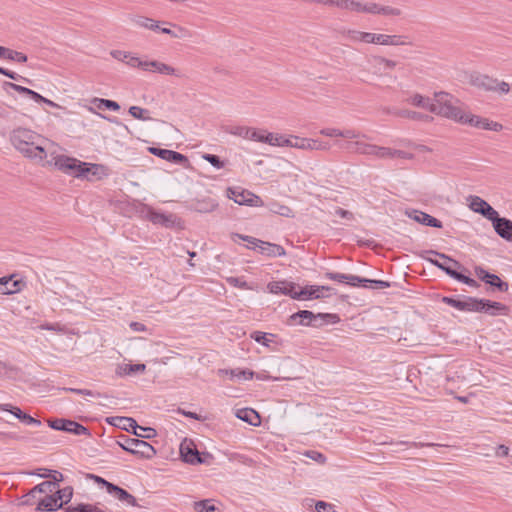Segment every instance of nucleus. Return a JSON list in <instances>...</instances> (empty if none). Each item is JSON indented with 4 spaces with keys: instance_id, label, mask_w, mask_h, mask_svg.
<instances>
[{
    "instance_id": "obj_1",
    "label": "nucleus",
    "mask_w": 512,
    "mask_h": 512,
    "mask_svg": "<svg viewBox=\"0 0 512 512\" xmlns=\"http://www.w3.org/2000/svg\"><path fill=\"white\" fill-rule=\"evenodd\" d=\"M10 141L13 147L24 157L43 163L48 154L53 156L56 144L40 134L27 129L16 128L11 132Z\"/></svg>"
},
{
    "instance_id": "obj_2",
    "label": "nucleus",
    "mask_w": 512,
    "mask_h": 512,
    "mask_svg": "<svg viewBox=\"0 0 512 512\" xmlns=\"http://www.w3.org/2000/svg\"><path fill=\"white\" fill-rule=\"evenodd\" d=\"M430 112L460 124L463 123L467 113L462 110L460 107V101L457 98L444 91L434 93Z\"/></svg>"
},
{
    "instance_id": "obj_3",
    "label": "nucleus",
    "mask_w": 512,
    "mask_h": 512,
    "mask_svg": "<svg viewBox=\"0 0 512 512\" xmlns=\"http://www.w3.org/2000/svg\"><path fill=\"white\" fill-rule=\"evenodd\" d=\"M444 302L460 311L485 312L490 315L505 314L507 307L500 302H492L485 299L468 297L464 300H457L445 297Z\"/></svg>"
},
{
    "instance_id": "obj_4",
    "label": "nucleus",
    "mask_w": 512,
    "mask_h": 512,
    "mask_svg": "<svg viewBox=\"0 0 512 512\" xmlns=\"http://www.w3.org/2000/svg\"><path fill=\"white\" fill-rule=\"evenodd\" d=\"M51 160V163L53 162L54 166L62 171L65 174H68L73 177H82L85 176L89 171L90 167L98 168L99 166L96 164H88L85 162H82L74 157H69L66 155H57L54 151V154Z\"/></svg>"
},
{
    "instance_id": "obj_5",
    "label": "nucleus",
    "mask_w": 512,
    "mask_h": 512,
    "mask_svg": "<svg viewBox=\"0 0 512 512\" xmlns=\"http://www.w3.org/2000/svg\"><path fill=\"white\" fill-rule=\"evenodd\" d=\"M111 424L121 427L122 429L132 432L137 437L150 439L156 436V430L151 427H141L130 417H116Z\"/></svg>"
},
{
    "instance_id": "obj_6",
    "label": "nucleus",
    "mask_w": 512,
    "mask_h": 512,
    "mask_svg": "<svg viewBox=\"0 0 512 512\" xmlns=\"http://www.w3.org/2000/svg\"><path fill=\"white\" fill-rule=\"evenodd\" d=\"M120 446L131 454L140 455L147 459L156 454V450L151 444L138 438H126L123 443H120Z\"/></svg>"
},
{
    "instance_id": "obj_7",
    "label": "nucleus",
    "mask_w": 512,
    "mask_h": 512,
    "mask_svg": "<svg viewBox=\"0 0 512 512\" xmlns=\"http://www.w3.org/2000/svg\"><path fill=\"white\" fill-rule=\"evenodd\" d=\"M228 197L239 205H248L256 207L263 205V201L259 196L247 190L229 188Z\"/></svg>"
},
{
    "instance_id": "obj_8",
    "label": "nucleus",
    "mask_w": 512,
    "mask_h": 512,
    "mask_svg": "<svg viewBox=\"0 0 512 512\" xmlns=\"http://www.w3.org/2000/svg\"><path fill=\"white\" fill-rule=\"evenodd\" d=\"M267 290L272 294H282L290 296L293 299H299L297 285L287 280L269 282L267 284Z\"/></svg>"
},
{
    "instance_id": "obj_9",
    "label": "nucleus",
    "mask_w": 512,
    "mask_h": 512,
    "mask_svg": "<svg viewBox=\"0 0 512 512\" xmlns=\"http://www.w3.org/2000/svg\"><path fill=\"white\" fill-rule=\"evenodd\" d=\"M468 201L469 208L473 212L481 214L489 221L498 213L488 202L479 196H470Z\"/></svg>"
},
{
    "instance_id": "obj_10",
    "label": "nucleus",
    "mask_w": 512,
    "mask_h": 512,
    "mask_svg": "<svg viewBox=\"0 0 512 512\" xmlns=\"http://www.w3.org/2000/svg\"><path fill=\"white\" fill-rule=\"evenodd\" d=\"M462 124H467L472 127H476L479 129L490 130V131H500L502 129V125L498 122L490 121L487 118H482L476 116L471 113H466L465 118Z\"/></svg>"
},
{
    "instance_id": "obj_11",
    "label": "nucleus",
    "mask_w": 512,
    "mask_h": 512,
    "mask_svg": "<svg viewBox=\"0 0 512 512\" xmlns=\"http://www.w3.org/2000/svg\"><path fill=\"white\" fill-rule=\"evenodd\" d=\"M371 69L375 75L382 76L392 71L397 66V62L383 56L374 55L368 59Z\"/></svg>"
},
{
    "instance_id": "obj_12",
    "label": "nucleus",
    "mask_w": 512,
    "mask_h": 512,
    "mask_svg": "<svg viewBox=\"0 0 512 512\" xmlns=\"http://www.w3.org/2000/svg\"><path fill=\"white\" fill-rule=\"evenodd\" d=\"M331 294H335V292L334 289L330 286L311 285L299 290V299H319L322 297L330 296Z\"/></svg>"
},
{
    "instance_id": "obj_13",
    "label": "nucleus",
    "mask_w": 512,
    "mask_h": 512,
    "mask_svg": "<svg viewBox=\"0 0 512 512\" xmlns=\"http://www.w3.org/2000/svg\"><path fill=\"white\" fill-rule=\"evenodd\" d=\"M147 219L154 224H159L167 228L174 227L180 223V219L172 213H161L153 209H148L146 213Z\"/></svg>"
},
{
    "instance_id": "obj_14",
    "label": "nucleus",
    "mask_w": 512,
    "mask_h": 512,
    "mask_svg": "<svg viewBox=\"0 0 512 512\" xmlns=\"http://www.w3.org/2000/svg\"><path fill=\"white\" fill-rule=\"evenodd\" d=\"M492 226L499 237L506 240L507 242H512V221L500 217L499 213L495 215L491 220Z\"/></svg>"
},
{
    "instance_id": "obj_15",
    "label": "nucleus",
    "mask_w": 512,
    "mask_h": 512,
    "mask_svg": "<svg viewBox=\"0 0 512 512\" xmlns=\"http://www.w3.org/2000/svg\"><path fill=\"white\" fill-rule=\"evenodd\" d=\"M325 277L327 279L339 282V283H345L352 287H367L366 283L368 282L367 278H362L356 275L351 274H343L338 272H327L325 273Z\"/></svg>"
},
{
    "instance_id": "obj_16",
    "label": "nucleus",
    "mask_w": 512,
    "mask_h": 512,
    "mask_svg": "<svg viewBox=\"0 0 512 512\" xmlns=\"http://www.w3.org/2000/svg\"><path fill=\"white\" fill-rule=\"evenodd\" d=\"M475 274L481 281L496 287L501 292H506L509 288L507 282L502 281L498 275L489 273L482 267H476Z\"/></svg>"
},
{
    "instance_id": "obj_17",
    "label": "nucleus",
    "mask_w": 512,
    "mask_h": 512,
    "mask_svg": "<svg viewBox=\"0 0 512 512\" xmlns=\"http://www.w3.org/2000/svg\"><path fill=\"white\" fill-rule=\"evenodd\" d=\"M425 253L439 257L442 261L433 262V265L436 266L437 268L443 270L450 277H451L452 272H458L457 269L461 267V265L458 261L450 258L449 256H447L445 254H442V253H439V252H436L433 250L426 251Z\"/></svg>"
},
{
    "instance_id": "obj_18",
    "label": "nucleus",
    "mask_w": 512,
    "mask_h": 512,
    "mask_svg": "<svg viewBox=\"0 0 512 512\" xmlns=\"http://www.w3.org/2000/svg\"><path fill=\"white\" fill-rule=\"evenodd\" d=\"M150 153L155 156L160 157L163 160H166L171 163L186 165L188 163V159L185 155L168 149H161L156 147L149 148Z\"/></svg>"
},
{
    "instance_id": "obj_19",
    "label": "nucleus",
    "mask_w": 512,
    "mask_h": 512,
    "mask_svg": "<svg viewBox=\"0 0 512 512\" xmlns=\"http://www.w3.org/2000/svg\"><path fill=\"white\" fill-rule=\"evenodd\" d=\"M15 277V275H10L0 278V294L10 295L23 289L25 283Z\"/></svg>"
},
{
    "instance_id": "obj_20",
    "label": "nucleus",
    "mask_w": 512,
    "mask_h": 512,
    "mask_svg": "<svg viewBox=\"0 0 512 512\" xmlns=\"http://www.w3.org/2000/svg\"><path fill=\"white\" fill-rule=\"evenodd\" d=\"M144 71L154 72V73H158L161 75H173L176 77L181 76L180 72L177 69H175L174 67H172L166 63H163V62H160L157 60H152V61L146 60V62L144 64Z\"/></svg>"
},
{
    "instance_id": "obj_21",
    "label": "nucleus",
    "mask_w": 512,
    "mask_h": 512,
    "mask_svg": "<svg viewBox=\"0 0 512 512\" xmlns=\"http://www.w3.org/2000/svg\"><path fill=\"white\" fill-rule=\"evenodd\" d=\"M408 37L405 35H389L377 33V38L375 41V45L382 46H405L409 45Z\"/></svg>"
},
{
    "instance_id": "obj_22",
    "label": "nucleus",
    "mask_w": 512,
    "mask_h": 512,
    "mask_svg": "<svg viewBox=\"0 0 512 512\" xmlns=\"http://www.w3.org/2000/svg\"><path fill=\"white\" fill-rule=\"evenodd\" d=\"M407 216L414 221L423 224L425 226L442 228V222L435 217L418 210H411L406 212Z\"/></svg>"
},
{
    "instance_id": "obj_23",
    "label": "nucleus",
    "mask_w": 512,
    "mask_h": 512,
    "mask_svg": "<svg viewBox=\"0 0 512 512\" xmlns=\"http://www.w3.org/2000/svg\"><path fill=\"white\" fill-rule=\"evenodd\" d=\"M295 148L301 150H319V151H327L330 149V145L326 142L300 137L298 143L295 142Z\"/></svg>"
},
{
    "instance_id": "obj_24",
    "label": "nucleus",
    "mask_w": 512,
    "mask_h": 512,
    "mask_svg": "<svg viewBox=\"0 0 512 512\" xmlns=\"http://www.w3.org/2000/svg\"><path fill=\"white\" fill-rule=\"evenodd\" d=\"M369 14L383 15V16H387V17H399L402 15V10L397 7L382 5V4L370 1Z\"/></svg>"
},
{
    "instance_id": "obj_25",
    "label": "nucleus",
    "mask_w": 512,
    "mask_h": 512,
    "mask_svg": "<svg viewBox=\"0 0 512 512\" xmlns=\"http://www.w3.org/2000/svg\"><path fill=\"white\" fill-rule=\"evenodd\" d=\"M180 454L183 460L190 464L202 463V459L199 456V452L194 445L186 441L180 445Z\"/></svg>"
},
{
    "instance_id": "obj_26",
    "label": "nucleus",
    "mask_w": 512,
    "mask_h": 512,
    "mask_svg": "<svg viewBox=\"0 0 512 512\" xmlns=\"http://www.w3.org/2000/svg\"><path fill=\"white\" fill-rule=\"evenodd\" d=\"M341 10L346 12L369 14L370 1L363 2L359 0H341Z\"/></svg>"
},
{
    "instance_id": "obj_27",
    "label": "nucleus",
    "mask_w": 512,
    "mask_h": 512,
    "mask_svg": "<svg viewBox=\"0 0 512 512\" xmlns=\"http://www.w3.org/2000/svg\"><path fill=\"white\" fill-rule=\"evenodd\" d=\"M1 407H2V410L10 412L16 418H18L20 421L24 422L27 425H36V426H40L41 425V421L40 420H38V419H36V418H34V417L24 413L18 407H13L10 404H3Z\"/></svg>"
},
{
    "instance_id": "obj_28",
    "label": "nucleus",
    "mask_w": 512,
    "mask_h": 512,
    "mask_svg": "<svg viewBox=\"0 0 512 512\" xmlns=\"http://www.w3.org/2000/svg\"><path fill=\"white\" fill-rule=\"evenodd\" d=\"M110 495H113L119 501L126 502L130 506H138L136 498L124 490L123 488L117 485H109V490L107 491Z\"/></svg>"
},
{
    "instance_id": "obj_29",
    "label": "nucleus",
    "mask_w": 512,
    "mask_h": 512,
    "mask_svg": "<svg viewBox=\"0 0 512 512\" xmlns=\"http://www.w3.org/2000/svg\"><path fill=\"white\" fill-rule=\"evenodd\" d=\"M162 23L173 27V29H170V28L161 29V33L167 34V35L171 36L172 38L188 39V38H191V36H192V32L183 26L177 25L175 23H170V22H162Z\"/></svg>"
},
{
    "instance_id": "obj_30",
    "label": "nucleus",
    "mask_w": 512,
    "mask_h": 512,
    "mask_svg": "<svg viewBox=\"0 0 512 512\" xmlns=\"http://www.w3.org/2000/svg\"><path fill=\"white\" fill-rule=\"evenodd\" d=\"M258 249L261 254L266 255L268 257H281L286 254L285 249L278 244L261 241Z\"/></svg>"
},
{
    "instance_id": "obj_31",
    "label": "nucleus",
    "mask_w": 512,
    "mask_h": 512,
    "mask_svg": "<svg viewBox=\"0 0 512 512\" xmlns=\"http://www.w3.org/2000/svg\"><path fill=\"white\" fill-rule=\"evenodd\" d=\"M2 87H3V90L5 92H7V93H9L10 89H13V90H15L16 92H18L20 94L29 96L35 102H38V100H42L43 99V96L40 95L39 93H37V92L27 88V87H24V86H21V85L12 83V82H4Z\"/></svg>"
},
{
    "instance_id": "obj_32",
    "label": "nucleus",
    "mask_w": 512,
    "mask_h": 512,
    "mask_svg": "<svg viewBox=\"0 0 512 512\" xmlns=\"http://www.w3.org/2000/svg\"><path fill=\"white\" fill-rule=\"evenodd\" d=\"M236 417L253 426H258L261 423L259 414L252 408L238 409L236 412Z\"/></svg>"
},
{
    "instance_id": "obj_33",
    "label": "nucleus",
    "mask_w": 512,
    "mask_h": 512,
    "mask_svg": "<svg viewBox=\"0 0 512 512\" xmlns=\"http://www.w3.org/2000/svg\"><path fill=\"white\" fill-rule=\"evenodd\" d=\"M405 102L409 105H412V106L418 107V108H422V109L428 110L430 112L432 98L425 97L419 93H413L405 99Z\"/></svg>"
},
{
    "instance_id": "obj_34",
    "label": "nucleus",
    "mask_w": 512,
    "mask_h": 512,
    "mask_svg": "<svg viewBox=\"0 0 512 512\" xmlns=\"http://www.w3.org/2000/svg\"><path fill=\"white\" fill-rule=\"evenodd\" d=\"M63 503H58V499L55 495H48L39 501L36 510L37 511H56L62 508Z\"/></svg>"
},
{
    "instance_id": "obj_35",
    "label": "nucleus",
    "mask_w": 512,
    "mask_h": 512,
    "mask_svg": "<svg viewBox=\"0 0 512 512\" xmlns=\"http://www.w3.org/2000/svg\"><path fill=\"white\" fill-rule=\"evenodd\" d=\"M216 207L217 203L211 198L196 200L191 205V209L199 213H210L214 211Z\"/></svg>"
},
{
    "instance_id": "obj_36",
    "label": "nucleus",
    "mask_w": 512,
    "mask_h": 512,
    "mask_svg": "<svg viewBox=\"0 0 512 512\" xmlns=\"http://www.w3.org/2000/svg\"><path fill=\"white\" fill-rule=\"evenodd\" d=\"M316 316L309 310H301L290 316L291 324L310 325Z\"/></svg>"
},
{
    "instance_id": "obj_37",
    "label": "nucleus",
    "mask_w": 512,
    "mask_h": 512,
    "mask_svg": "<svg viewBox=\"0 0 512 512\" xmlns=\"http://www.w3.org/2000/svg\"><path fill=\"white\" fill-rule=\"evenodd\" d=\"M0 58L18 63H25L27 61V56L24 53L6 48L4 46H0Z\"/></svg>"
},
{
    "instance_id": "obj_38",
    "label": "nucleus",
    "mask_w": 512,
    "mask_h": 512,
    "mask_svg": "<svg viewBox=\"0 0 512 512\" xmlns=\"http://www.w3.org/2000/svg\"><path fill=\"white\" fill-rule=\"evenodd\" d=\"M64 432H67V433H70V434H73V435H85V436H91V433L89 431V429L85 426H83L82 424L76 422V421H73V420H69L67 421L66 423V426L64 427Z\"/></svg>"
},
{
    "instance_id": "obj_39",
    "label": "nucleus",
    "mask_w": 512,
    "mask_h": 512,
    "mask_svg": "<svg viewBox=\"0 0 512 512\" xmlns=\"http://www.w3.org/2000/svg\"><path fill=\"white\" fill-rule=\"evenodd\" d=\"M494 80L493 78L486 76V75H476L472 77V84L483 88L486 91H493L494 90Z\"/></svg>"
},
{
    "instance_id": "obj_40",
    "label": "nucleus",
    "mask_w": 512,
    "mask_h": 512,
    "mask_svg": "<svg viewBox=\"0 0 512 512\" xmlns=\"http://www.w3.org/2000/svg\"><path fill=\"white\" fill-rule=\"evenodd\" d=\"M58 487L55 482L44 481L29 491V495H35V493H53Z\"/></svg>"
},
{
    "instance_id": "obj_41",
    "label": "nucleus",
    "mask_w": 512,
    "mask_h": 512,
    "mask_svg": "<svg viewBox=\"0 0 512 512\" xmlns=\"http://www.w3.org/2000/svg\"><path fill=\"white\" fill-rule=\"evenodd\" d=\"M92 103H94L98 109L106 108L112 111H118L120 109V105L116 101L109 99L94 98Z\"/></svg>"
},
{
    "instance_id": "obj_42",
    "label": "nucleus",
    "mask_w": 512,
    "mask_h": 512,
    "mask_svg": "<svg viewBox=\"0 0 512 512\" xmlns=\"http://www.w3.org/2000/svg\"><path fill=\"white\" fill-rule=\"evenodd\" d=\"M65 512H105L99 507L92 504H78L76 506H69L65 508Z\"/></svg>"
},
{
    "instance_id": "obj_43",
    "label": "nucleus",
    "mask_w": 512,
    "mask_h": 512,
    "mask_svg": "<svg viewBox=\"0 0 512 512\" xmlns=\"http://www.w3.org/2000/svg\"><path fill=\"white\" fill-rule=\"evenodd\" d=\"M363 32L355 29L341 31L342 37L353 43H363Z\"/></svg>"
},
{
    "instance_id": "obj_44",
    "label": "nucleus",
    "mask_w": 512,
    "mask_h": 512,
    "mask_svg": "<svg viewBox=\"0 0 512 512\" xmlns=\"http://www.w3.org/2000/svg\"><path fill=\"white\" fill-rule=\"evenodd\" d=\"M395 114L399 117L410 119V120H415V121H421V120H425L428 118V116H426L420 112H416V111H412V110H408V109L398 110Z\"/></svg>"
},
{
    "instance_id": "obj_45",
    "label": "nucleus",
    "mask_w": 512,
    "mask_h": 512,
    "mask_svg": "<svg viewBox=\"0 0 512 512\" xmlns=\"http://www.w3.org/2000/svg\"><path fill=\"white\" fill-rule=\"evenodd\" d=\"M129 114L135 118V119H138V120H143V121H149L151 120L152 118L148 115L149 112L148 110L142 108V107H139V106H131L129 108Z\"/></svg>"
},
{
    "instance_id": "obj_46",
    "label": "nucleus",
    "mask_w": 512,
    "mask_h": 512,
    "mask_svg": "<svg viewBox=\"0 0 512 512\" xmlns=\"http://www.w3.org/2000/svg\"><path fill=\"white\" fill-rule=\"evenodd\" d=\"M194 508L197 512H217L218 507H216L211 500H202L195 502Z\"/></svg>"
},
{
    "instance_id": "obj_47",
    "label": "nucleus",
    "mask_w": 512,
    "mask_h": 512,
    "mask_svg": "<svg viewBox=\"0 0 512 512\" xmlns=\"http://www.w3.org/2000/svg\"><path fill=\"white\" fill-rule=\"evenodd\" d=\"M54 492L58 502L61 501L62 503H68L73 496V488L70 486L63 489L57 488Z\"/></svg>"
},
{
    "instance_id": "obj_48",
    "label": "nucleus",
    "mask_w": 512,
    "mask_h": 512,
    "mask_svg": "<svg viewBox=\"0 0 512 512\" xmlns=\"http://www.w3.org/2000/svg\"><path fill=\"white\" fill-rule=\"evenodd\" d=\"M231 238H232L233 241H236V239H241L243 241L248 242L249 245L247 247L249 249L258 248V246L260 245V242L262 241L260 239L254 238L252 236L241 235V234H238V233L232 234Z\"/></svg>"
},
{
    "instance_id": "obj_49",
    "label": "nucleus",
    "mask_w": 512,
    "mask_h": 512,
    "mask_svg": "<svg viewBox=\"0 0 512 512\" xmlns=\"http://www.w3.org/2000/svg\"><path fill=\"white\" fill-rule=\"evenodd\" d=\"M451 277L459 282H462V283L470 286V287H474V288L479 287V283L476 280H474L468 276H465L462 273L452 272Z\"/></svg>"
},
{
    "instance_id": "obj_50",
    "label": "nucleus",
    "mask_w": 512,
    "mask_h": 512,
    "mask_svg": "<svg viewBox=\"0 0 512 512\" xmlns=\"http://www.w3.org/2000/svg\"><path fill=\"white\" fill-rule=\"evenodd\" d=\"M228 133L239 136L244 139H248L250 127L246 126H232L226 130Z\"/></svg>"
},
{
    "instance_id": "obj_51",
    "label": "nucleus",
    "mask_w": 512,
    "mask_h": 512,
    "mask_svg": "<svg viewBox=\"0 0 512 512\" xmlns=\"http://www.w3.org/2000/svg\"><path fill=\"white\" fill-rule=\"evenodd\" d=\"M227 283L230 284L233 287H237L240 289L250 290L252 289L251 286L244 280L238 277H228L226 279Z\"/></svg>"
},
{
    "instance_id": "obj_52",
    "label": "nucleus",
    "mask_w": 512,
    "mask_h": 512,
    "mask_svg": "<svg viewBox=\"0 0 512 512\" xmlns=\"http://www.w3.org/2000/svg\"><path fill=\"white\" fill-rule=\"evenodd\" d=\"M369 143H365L362 141H355L351 143L348 148H351L354 152L366 155L368 152Z\"/></svg>"
},
{
    "instance_id": "obj_53",
    "label": "nucleus",
    "mask_w": 512,
    "mask_h": 512,
    "mask_svg": "<svg viewBox=\"0 0 512 512\" xmlns=\"http://www.w3.org/2000/svg\"><path fill=\"white\" fill-rule=\"evenodd\" d=\"M68 419L56 418L47 420L48 426L57 431H64Z\"/></svg>"
},
{
    "instance_id": "obj_54",
    "label": "nucleus",
    "mask_w": 512,
    "mask_h": 512,
    "mask_svg": "<svg viewBox=\"0 0 512 512\" xmlns=\"http://www.w3.org/2000/svg\"><path fill=\"white\" fill-rule=\"evenodd\" d=\"M154 19L145 17V16H137L134 18L133 22L136 26L144 29H150L152 26V22Z\"/></svg>"
},
{
    "instance_id": "obj_55",
    "label": "nucleus",
    "mask_w": 512,
    "mask_h": 512,
    "mask_svg": "<svg viewBox=\"0 0 512 512\" xmlns=\"http://www.w3.org/2000/svg\"><path fill=\"white\" fill-rule=\"evenodd\" d=\"M202 158L217 169L224 167V162L216 155L206 153L202 155Z\"/></svg>"
},
{
    "instance_id": "obj_56",
    "label": "nucleus",
    "mask_w": 512,
    "mask_h": 512,
    "mask_svg": "<svg viewBox=\"0 0 512 512\" xmlns=\"http://www.w3.org/2000/svg\"><path fill=\"white\" fill-rule=\"evenodd\" d=\"M145 62L146 60H141L139 57L131 53L126 61V64L132 68H140L144 71Z\"/></svg>"
},
{
    "instance_id": "obj_57",
    "label": "nucleus",
    "mask_w": 512,
    "mask_h": 512,
    "mask_svg": "<svg viewBox=\"0 0 512 512\" xmlns=\"http://www.w3.org/2000/svg\"><path fill=\"white\" fill-rule=\"evenodd\" d=\"M264 134H265V130H263V129L250 128L247 140H252V141H255V142H261L262 143L263 142V138H264Z\"/></svg>"
},
{
    "instance_id": "obj_58",
    "label": "nucleus",
    "mask_w": 512,
    "mask_h": 512,
    "mask_svg": "<svg viewBox=\"0 0 512 512\" xmlns=\"http://www.w3.org/2000/svg\"><path fill=\"white\" fill-rule=\"evenodd\" d=\"M315 510L316 512H337L332 504L321 500L315 503Z\"/></svg>"
},
{
    "instance_id": "obj_59",
    "label": "nucleus",
    "mask_w": 512,
    "mask_h": 512,
    "mask_svg": "<svg viewBox=\"0 0 512 512\" xmlns=\"http://www.w3.org/2000/svg\"><path fill=\"white\" fill-rule=\"evenodd\" d=\"M145 369V364H126L123 368V372L125 374H132L136 372H143Z\"/></svg>"
},
{
    "instance_id": "obj_60",
    "label": "nucleus",
    "mask_w": 512,
    "mask_h": 512,
    "mask_svg": "<svg viewBox=\"0 0 512 512\" xmlns=\"http://www.w3.org/2000/svg\"><path fill=\"white\" fill-rule=\"evenodd\" d=\"M500 94H507L510 91V85L505 81L494 80V90Z\"/></svg>"
},
{
    "instance_id": "obj_61",
    "label": "nucleus",
    "mask_w": 512,
    "mask_h": 512,
    "mask_svg": "<svg viewBox=\"0 0 512 512\" xmlns=\"http://www.w3.org/2000/svg\"><path fill=\"white\" fill-rule=\"evenodd\" d=\"M251 338L254 339L257 343H260L264 346H269V340L266 337V333L261 331H255L251 334Z\"/></svg>"
},
{
    "instance_id": "obj_62",
    "label": "nucleus",
    "mask_w": 512,
    "mask_h": 512,
    "mask_svg": "<svg viewBox=\"0 0 512 512\" xmlns=\"http://www.w3.org/2000/svg\"><path fill=\"white\" fill-rule=\"evenodd\" d=\"M367 287H370L372 289H385L390 287V283L383 280H370L368 279V282L366 283Z\"/></svg>"
},
{
    "instance_id": "obj_63",
    "label": "nucleus",
    "mask_w": 512,
    "mask_h": 512,
    "mask_svg": "<svg viewBox=\"0 0 512 512\" xmlns=\"http://www.w3.org/2000/svg\"><path fill=\"white\" fill-rule=\"evenodd\" d=\"M131 52L123 51V50H112L110 52V55L121 62L126 63L128 57L130 56Z\"/></svg>"
},
{
    "instance_id": "obj_64",
    "label": "nucleus",
    "mask_w": 512,
    "mask_h": 512,
    "mask_svg": "<svg viewBox=\"0 0 512 512\" xmlns=\"http://www.w3.org/2000/svg\"><path fill=\"white\" fill-rule=\"evenodd\" d=\"M395 149L390 147L380 146L379 159H394Z\"/></svg>"
}]
</instances>
